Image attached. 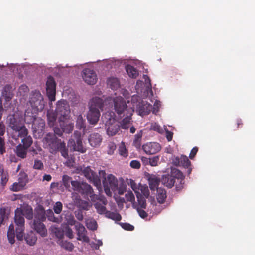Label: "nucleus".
Returning <instances> with one entry per match:
<instances>
[{
	"instance_id": "nucleus-44",
	"label": "nucleus",
	"mask_w": 255,
	"mask_h": 255,
	"mask_svg": "<svg viewBox=\"0 0 255 255\" xmlns=\"http://www.w3.org/2000/svg\"><path fill=\"white\" fill-rule=\"evenodd\" d=\"M125 199L123 198L121 199L122 202L126 203L128 202H131L132 204L135 202V197L132 191H128L125 195Z\"/></svg>"
},
{
	"instance_id": "nucleus-56",
	"label": "nucleus",
	"mask_w": 255,
	"mask_h": 255,
	"mask_svg": "<svg viewBox=\"0 0 255 255\" xmlns=\"http://www.w3.org/2000/svg\"><path fill=\"white\" fill-rule=\"evenodd\" d=\"M116 149V145L114 142H110L108 145L107 153L109 155L113 154Z\"/></svg>"
},
{
	"instance_id": "nucleus-28",
	"label": "nucleus",
	"mask_w": 255,
	"mask_h": 255,
	"mask_svg": "<svg viewBox=\"0 0 255 255\" xmlns=\"http://www.w3.org/2000/svg\"><path fill=\"white\" fill-rule=\"evenodd\" d=\"M136 197L137 199V203H133L132 207L134 209H136V207L139 208H146L147 206L146 201L144 197L139 193L136 194Z\"/></svg>"
},
{
	"instance_id": "nucleus-13",
	"label": "nucleus",
	"mask_w": 255,
	"mask_h": 255,
	"mask_svg": "<svg viewBox=\"0 0 255 255\" xmlns=\"http://www.w3.org/2000/svg\"><path fill=\"white\" fill-rule=\"evenodd\" d=\"M46 93L49 100L51 101L55 100L56 83L52 76L48 77L46 82Z\"/></svg>"
},
{
	"instance_id": "nucleus-49",
	"label": "nucleus",
	"mask_w": 255,
	"mask_h": 255,
	"mask_svg": "<svg viewBox=\"0 0 255 255\" xmlns=\"http://www.w3.org/2000/svg\"><path fill=\"white\" fill-rule=\"evenodd\" d=\"M22 146L29 148L33 143V140L30 136H27L22 139Z\"/></svg>"
},
{
	"instance_id": "nucleus-59",
	"label": "nucleus",
	"mask_w": 255,
	"mask_h": 255,
	"mask_svg": "<svg viewBox=\"0 0 255 255\" xmlns=\"http://www.w3.org/2000/svg\"><path fill=\"white\" fill-rule=\"evenodd\" d=\"M151 128L152 130L158 132V133H162L163 132V129L161 128V127L157 123H154L152 124L151 126Z\"/></svg>"
},
{
	"instance_id": "nucleus-37",
	"label": "nucleus",
	"mask_w": 255,
	"mask_h": 255,
	"mask_svg": "<svg viewBox=\"0 0 255 255\" xmlns=\"http://www.w3.org/2000/svg\"><path fill=\"white\" fill-rule=\"evenodd\" d=\"M143 135L142 130H140L134 136V139L133 142V145L137 149H139L141 147V138Z\"/></svg>"
},
{
	"instance_id": "nucleus-30",
	"label": "nucleus",
	"mask_w": 255,
	"mask_h": 255,
	"mask_svg": "<svg viewBox=\"0 0 255 255\" xmlns=\"http://www.w3.org/2000/svg\"><path fill=\"white\" fill-rule=\"evenodd\" d=\"M46 217L50 221L59 223L61 222L62 218L60 216L56 217L54 216L53 212L51 209H48L45 212Z\"/></svg>"
},
{
	"instance_id": "nucleus-60",
	"label": "nucleus",
	"mask_w": 255,
	"mask_h": 255,
	"mask_svg": "<svg viewBox=\"0 0 255 255\" xmlns=\"http://www.w3.org/2000/svg\"><path fill=\"white\" fill-rule=\"evenodd\" d=\"M130 166L134 169H139L140 168L141 164L139 161L134 160L130 162Z\"/></svg>"
},
{
	"instance_id": "nucleus-53",
	"label": "nucleus",
	"mask_w": 255,
	"mask_h": 255,
	"mask_svg": "<svg viewBox=\"0 0 255 255\" xmlns=\"http://www.w3.org/2000/svg\"><path fill=\"white\" fill-rule=\"evenodd\" d=\"M1 176V178L0 184L3 187H4L6 185L9 179L8 173L7 172H4L3 174H2Z\"/></svg>"
},
{
	"instance_id": "nucleus-58",
	"label": "nucleus",
	"mask_w": 255,
	"mask_h": 255,
	"mask_svg": "<svg viewBox=\"0 0 255 255\" xmlns=\"http://www.w3.org/2000/svg\"><path fill=\"white\" fill-rule=\"evenodd\" d=\"M145 209V208H139L138 207H136L135 209L139 216L143 219H144L148 216V214L144 210Z\"/></svg>"
},
{
	"instance_id": "nucleus-25",
	"label": "nucleus",
	"mask_w": 255,
	"mask_h": 255,
	"mask_svg": "<svg viewBox=\"0 0 255 255\" xmlns=\"http://www.w3.org/2000/svg\"><path fill=\"white\" fill-rule=\"evenodd\" d=\"M148 182L149 186L150 189L152 191H155L158 188V186L160 182V179L159 177L155 175L151 174L148 176Z\"/></svg>"
},
{
	"instance_id": "nucleus-15",
	"label": "nucleus",
	"mask_w": 255,
	"mask_h": 255,
	"mask_svg": "<svg viewBox=\"0 0 255 255\" xmlns=\"http://www.w3.org/2000/svg\"><path fill=\"white\" fill-rule=\"evenodd\" d=\"M142 149L147 154H154L160 151L161 146L157 142H149L143 145Z\"/></svg>"
},
{
	"instance_id": "nucleus-32",
	"label": "nucleus",
	"mask_w": 255,
	"mask_h": 255,
	"mask_svg": "<svg viewBox=\"0 0 255 255\" xmlns=\"http://www.w3.org/2000/svg\"><path fill=\"white\" fill-rule=\"evenodd\" d=\"M59 123L60 127L64 132L69 133L73 131L74 128L73 123H68L67 120L59 122Z\"/></svg>"
},
{
	"instance_id": "nucleus-6",
	"label": "nucleus",
	"mask_w": 255,
	"mask_h": 255,
	"mask_svg": "<svg viewBox=\"0 0 255 255\" xmlns=\"http://www.w3.org/2000/svg\"><path fill=\"white\" fill-rule=\"evenodd\" d=\"M56 113L59 122L68 120L70 118V109L66 101H59L56 104Z\"/></svg>"
},
{
	"instance_id": "nucleus-63",
	"label": "nucleus",
	"mask_w": 255,
	"mask_h": 255,
	"mask_svg": "<svg viewBox=\"0 0 255 255\" xmlns=\"http://www.w3.org/2000/svg\"><path fill=\"white\" fill-rule=\"evenodd\" d=\"M65 235L70 239H72L74 237L72 230L68 227L65 229Z\"/></svg>"
},
{
	"instance_id": "nucleus-2",
	"label": "nucleus",
	"mask_w": 255,
	"mask_h": 255,
	"mask_svg": "<svg viewBox=\"0 0 255 255\" xmlns=\"http://www.w3.org/2000/svg\"><path fill=\"white\" fill-rule=\"evenodd\" d=\"M45 141L51 154H55L59 151L64 158H68V150L64 142L50 133L47 134Z\"/></svg>"
},
{
	"instance_id": "nucleus-36",
	"label": "nucleus",
	"mask_w": 255,
	"mask_h": 255,
	"mask_svg": "<svg viewBox=\"0 0 255 255\" xmlns=\"http://www.w3.org/2000/svg\"><path fill=\"white\" fill-rule=\"evenodd\" d=\"M18 128H18L17 129L14 130L15 131V133L17 134V136L21 138L27 136L28 134V130L25 126L23 125H22L19 126Z\"/></svg>"
},
{
	"instance_id": "nucleus-23",
	"label": "nucleus",
	"mask_w": 255,
	"mask_h": 255,
	"mask_svg": "<svg viewBox=\"0 0 255 255\" xmlns=\"http://www.w3.org/2000/svg\"><path fill=\"white\" fill-rule=\"evenodd\" d=\"M9 122V125L11 128L14 130L19 128V126L22 124L20 123V120L17 117L15 114L10 115L7 117Z\"/></svg>"
},
{
	"instance_id": "nucleus-40",
	"label": "nucleus",
	"mask_w": 255,
	"mask_h": 255,
	"mask_svg": "<svg viewBox=\"0 0 255 255\" xmlns=\"http://www.w3.org/2000/svg\"><path fill=\"white\" fill-rule=\"evenodd\" d=\"M108 84L113 90L117 89L120 86V82L118 78L111 77L108 80Z\"/></svg>"
},
{
	"instance_id": "nucleus-34",
	"label": "nucleus",
	"mask_w": 255,
	"mask_h": 255,
	"mask_svg": "<svg viewBox=\"0 0 255 255\" xmlns=\"http://www.w3.org/2000/svg\"><path fill=\"white\" fill-rule=\"evenodd\" d=\"M57 115L53 111H48L47 113L48 124L50 127H53L56 122Z\"/></svg>"
},
{
	"instance_id": "nucleus-4",
	"label": "nucleus",
	"mask_w": 255,
	"mask_h": 255,
	"mask_svg": "<svg viewBox=\"0 0 255 255\" xmlns=\"http://www.w3.org/2000/svg\"><path fill=\"white\" fill-rule=\"evenodd\" d=\"M103 108L104 101L102 98L95 97L90 100L87 114V119L89 124L95 125L98 123L100 116L99 110H103Z\"/></svg>"
},
{
	"instance_id": "nucleus-17",
	"label": "nucleus",
	"mask_w": 255,
	"mask_h": 255,
	"mask_svg": "<svg viewBox=\"0 0 255 255\" xmlns=\"http://www.w3.org/2000/svg\"><path fill=\"white\" fill-rule=\"evenodd\" d=\"M32 128L34 132L42 134L44 129L45 121L41 118H36L34 122H32Z\"/></svg>"
},
{
	"instance_id": "nucleus-9",
	"label": "nucleus",
	"mask_w": 255,
	"mask_h": 255,
	"mask_svg": "<svg viewBox=\"0 0 255 255\" xmlns=\"http://www.w3.org/2000/svg\"><path fill=\"white\" fill-rule=\"evenodd\" d=\"M104 191L107 195L111 196V190L115 191L118 189V181L117 179L112 174H109L103 180Z\"/></svg>"
},
{
	"instance_id": "nucleus-62",
	"label": "nucleus",
	"mask_w": 255,
	"mask_h": 255,
	"mask_svg": "<svg viewBox=\"0 0 255 255\" xmlns=\"http://www.w3.org/2000/svg\"><path fill=\"white\" fill-rule=\"evenodd\" d=\"M141 192L144 198H147L149 196V191L147 187H142Z\"/></svg>"
},
{
	"instance_id": "nucleus-42",
	"label": "nucleus",
	"mask_w": 255,
	"mask_h": 255,
	"mask_svg": "<svg viewBox=\"0 0 255 255\" xmlns=\"http://www.w3.org/2000/svg\"><path fill=\"white\" fill-rule=\"evenodd\" d=\"M76 126L79 129H84L86 128L85 120L81 114L77 117Z\"/></svg>"
},
{
	"instance_id": "nucleus-26",
	"label": "nucleus",
	"mask_w": 255,
	"mask_h": 255,
	"mask_svg": "<svg viewBox=\"0 0 255 255\" xmlns=\"http://www.w3.org/2000/svg\"><path fill=\"white\" fill-rule=\"evenodd\" d=\"M12 87L9 84L5 85L2 91V97L6 102L9 101L13 97Z\"/></svg>"
},
{
	"instance_id": "nucleus-20",
	"label": "nucleus",
	"mask_w": 255,
	"mask_h": 255,
	"mask_svg": "<svg viewBox=\"0 0 255 255\" xmlns=\"http://www.w3.org/2000/svg\"><path fill=\"white\" fill-rule=\"evenodd\" d=\"M38 111H35L30 108L25 110L24 114V121L27 124H31L36 119V114Z\"/></svg>"
},
{
	"instance_id": "nucleus-3",
	"label": "nucleus",
	"mask_w": 255,
	"mask_h": 255,
	"mask_svg": "<svg viewBox=\"0 0 255 255\" xmlns=\"http://www.w3.org/2000/svg\"><path fill=\"white\" fill-rule=\"evenodd\" d=\"M171 173L162 176V183L168 188H171L176 183V190H181L184 184V176L182 172L178 169H173L171 171Z\"/></svg>"
},
{
	"instance_id": "nucleus-27",
	"label": "nucleus",
	"mask_w": 255,
	"mask_h": 255,
	"mask_svg": "<svg viewBox=\"0 0 255 255\" xmlns=\"http://www.w3.org/2000/svg\"><path fill=\"white\" fill-rule=\"evenodd\" d=\"M28 148L23 146L21 144H18L14 149V152L18 157L24 159L27 156V150Z\"/></svg>"
},
{
	"instance_id": "nucleus-14",
	"label": "nucleus",
	"mask_w": 255,
	"mask_h": 255,
	"mask_svg": "<svg viewBox=\"0 0 255 255\" xmlns=\"http://www.w3.org/2000/svg\"><path fill=\"white\" fill-rule=\"evenodd\" d=\"M82 77L85 82L89 85L95 84L97 80V76L95 72L89 68L83 70Z\"/></svg>"
},
{
	"instance_id": "nucleus-57",
	"label": "nucleus",
	"mask_w": 255,
	"mask_h": 255,
	"mask_svg": "<svg viewBox=\"0 0 255 255\" xmlns=\"http://www.w3.org/2000/svg\"><path fill=\"white\" fill-rule=\"evenodd\" d=\"M33 168L35 169L42 170L44 168L42 162L38 159H36L34 161Z\"/></svg>"
},
{
	"instance_id": "nucleus-24",
	"label": "nucleus",
	"mask_w": 255,
	"mask_h": 255,
	"mask_svg": "<svg viewBox=\"0 0 255 255\" xmlns=\"http://www.w3.org/2000/svg\"><path fill=\"white\" fill-rule=\"evenodd\" d=\"M16 210H18L23 217L24 216L28 219H31L33 217L32 208L28 205L24 206L21 208H17Z\"/></svg>"
},
{
	"instance_id": "nucleus-54",
	"label": "nucleus",
	"mask_w": 255,
	"mask_h": 255,
	"mask_svg": "<svg viewBox=\"0 0 255 255\" xmlns=\"http://www.w3.org/2000/svg\"><path fill=\"white\" fill-rule=\"evenodd\" d=\"M119 224L121 227L125 230L131 231H133L134 229V227L129 223L121 222L119 223Z\"/></svg>"
},
{
	"instance_id": "nucleus-21",
	"label": "nucleus",
	"mask_w": 255,
	"mask_h": 255,
	"mask_svg": "<svg viewBox=\"0 0 255 255\" xmlns=\"http://www.w3.org/2000/svg\"><path fill=\"white\" fill-rule=\"evenodd\" d=\"M33 226L34 229L41 236H46L47 234V229L43 222L33 220Z\"/></svg>"
},
{
	"instance_id": "nucleus-7",
	"label": "nucleus",
	"mask_w": 255,
	"mask_h": 255,
	"mask_svg": "<svg viewBox=\"0 0 255 255\" xmlns=\"http://www.w3.org/2000/svg\"><path fill=\"white\" fill-rule=\"evenodd\" d=\"M29 103L32 110L35 111H41L44 107L43 97L41 93L37 90L32 92Z\"/></svg>"
},
{
	"instance_id": "nucleus-16",
	"label": "nucleus",
	"mask_w": 255,
	"mask_h": 255,
	"mask_svg": "<svg viewBox=\"0 0 255 255\" xmlns=\"http://www.w3.org/2000/svg\"><path fill=\"white\" fill-rule=\"evenodd\" d=\"M75 227L78 235L77 240L88 243L89 238L86 235V230L84 226L81 223H77Z\"/></svg>"
},
{
	"instance_id": "nucleus-61",
	"label": "nucleus",
	"mask_w": 255,
	"mask_h": 255,
	"mask_svg": "<svg viewBox=\"0 0 255 255\" xmlns=\"http://www.w3.org/2000/svg\"><path fill=\"white\" fill-rule=\"evenodd\" d=\"M29 91L28 87L25 84L21 85L18 89L19 93H20V94H24L25 93L28 92Z\"/></svg>"
},
{
	"instance_id": "nucleus-52",
	"label": "nucleus",
	"mask_w": 255,
	"mask_h": 255,
	"mask_svg": "<svg viewBox=\"0 0 255 255\" xmlns=\"http://www.w3.org/2000/svg\"><path fill=\"white\" fill-rule=\"evenodd\" d=\"M62 209L63 205L62 203L59 201L56 202L53 207L54 212L57 214H59L61 212Z\"/></svg>"
},
{
	"instance_id": "nucleus-18",
	"label": "nucleus",
	"mask_w": 255,
	"mask_h": 255,
	"mask_svg": "<svg viewBox=\"0 0 255 255\" xmlns=\"http://www.w3.org/2000/svg\"><path fill=\"white\" fill-rule=\"evenodd\" d=\"M140 115L144 116L149 114L152 109V105L144 102L139 103L137 106Z\"/></svg>"
},
{
	"instance_id": "nucleus-11",
	"label": "nucleus",
	"mask_w": 255,
	"mask_h": 255,
	"mask_svg": "<svg viewBox=\"0 0 255 255\" xmlns=\"http://www.w3.org/2000/svg\"><path fill=\"white\" fill-rule=\"evenodd\" d=\"M14 221L16 225V236L19 241L23 239L24 231V219L23 217L18 212V210L15 211Z\"/></svg>"
},
{
	"instance_id": "nucleus-5",
	"label": "nucleus",
	"mask_w": 255,
	"mask_h": 255,
	"mask_svg": "<svg viewBox=\"0 0 255 255\" xmlns=\"http://www.w3.org/2000/svg\"><path fill=\"white\" fill-rule=\"evenodd\" d=\"M115 114L113 112H107L102 117L103 122L107 126V133L109 136L116 135L120 129V124L115 120Z\"/></svg>"
},
{
	"instance_id": "nucleus-38",
	"label": "nucleus",
	"mask_w": 255,
	"mask_h": 255,
	"mask_svg": "<svg viewBox=\"0 0 255 255\" xmlns=\"http://www.w3.org/2000/svg\"><path fill=\"white\" fill-rule=\"evenodd\" d=\"M24 239L26 243L30 246L34 245L37 241V237L32 232L28 233Z\"/></svg>"
},
{
	"instance_id": "nucleus-48",
	"label": "nucleus",
	"mask_w": 255,
	"mask_h": 255,
	"mask_svg": "<svg viewBox=\"0 0 255 255\" xmlns=\"http://www.w3.org/2000/svg\"><path fill=\"white\" fill-rule=\"evenodd\" d=\"M25 184L19 181V182L14 183L10 188V189L14 192H18L23 189Z\"/></svg>"
},
{
	"instance_id": "nucleus-31",
	"label": "nucleus",
	"mask_w": 255,
	"mask_h": 255,
	"mask_svg": "<svg viewBox=\"0 0 255 255\" xmlns=\"http://www.w3.org/2000/svg\"><path fill=\"white\" fill-rule=\"evenodd\" d=\"M156 199L158 203L163 204L167 198L166 191L164 189L159 188L156 189Z\"/></svg>"
},
{
	"instance_id": "nucleus-8",
	"label": "nucleus",
	"mask_w": 255,
	"mask_h": 255,
	"mask_svg": "<svg viewBox=\"0 0 255 255\" xmlns=\"http://www.w3.org/2000/svg\"><path fill=\"white\" fill-rule=\"evenodd\" d=\"M69 147H72V150L81 153H85L86 148L84 147L81 138V133L78 131H75L73 134V138L70 139L68 143Z\"/></svg>"
},
{
	"instance_id": "nucleus-35",
	"label": "nucleus",
	"mask_w": 255,
	"mask_h": 255,
	"mask_svg": "<svg viewBox=\"0 0 255 255\" xmlns=\"http://www.w3.org/2000/svg\"><path fill=\"white\" fill-rule=\"evenodd\" d=\"M7 238L10 244H13L15 243L14 226L13 224H11L9 226L7 231Z\"/></svg>"
},
{
	"instance_id": "nucleus-10",
	"label": "nucleus",
	"mask_w": 255,
	"mask_h": 255,
	"mask_svg": "<svg viewBox=\"0 0 255 255\" xmlns=\"http://www.w3.org/2000/svg\"><path fill=\"white\" fill-rule=\"evenodd\" d=\"M114 109L119 116L128 113L130 110H134L132 108L128 107L125 99L121 96L116 97L114 98Z\"/></svg>"
},
{
	"instance_id": "nucleus-64",
	"label": "nucleus",
	"mask_w": 255,
	"mask_h": 255,
	"mask_svg": "<svg viewBox=\"0 0 255 255\" xmlns=\"http://www.w3.org/2000/svg\"><path fill=\"white\" fill-rule=\"evenodd\" d=\"M53 130L55 134L59 136H62L63 133L64 132L63 129H62L61 128H59L57 127H54Z\"/></svg>"
},
{
	"instance_id": "nucleus-12",
	"label": "nucleus",
	"mask_w": 255,
	"mask_h": 255,
	"mask_svg": "<svg viewBox=\"0 0 255 255\" xmlns=\"http://www.w3.org/2000/svg\"><path fill=\"white\" fill-rule=\"evenodd\" d=\"M78 170H80L83 175L90 182L94 184V185L98 187L101 185V180L96 174L90 168V166H87L82 168L81 167L77 168Z\"/></svg>"
},
{
	"instance_id": "nucleus-55",
	"label": "nucleus",
	"mask_w": 255,
	"mask_h": 255,
	"mask_svg": "<svg viewBox=\"0 0 255 255\" xmlns=\"http://www.w3.org/2000/svg\"><path fill=\"white\" fill-rule=\"evenodd\" d=\"M6 209L5 208H0V227L3 224L4 219L6 217Z\"/></svg>"
},
{
	"instance_id": "nucleus-41",
	"label": "nucleus",
	"mask_w": 255,
	"mask_h": 255,
	"mask_svg": "<svg viewBox=\"0 0 255 255\" xmlns=\"http://www.w3.org/2000/svg\"><path fill=\"white\" fill-rule=\"evenodd\" d=\"M46 217L45 212L43 209L37 212L34 216V221L43 222L46 220Z\"/></svg>"
},
{
	"instance_id": "nucleus-19",
	"label": "nucleus",
	"mask_w": 255,
	"mask_h": 255,
	"mask_svg": "<svg viewBox=\"0 0 255 255\" xmlns=\"http://www.w3.org/2000/svg\"><path fill=\"white\" fill-rule=\"evenodd\" d=\"M102 140V136L97 133L91 134L88 138V141L90 145L94 147L99 146L100 145Z\"/></svg>"
},
{
	"instance_id": "nucleus-33",
	"label": "nucleus",
	"mask_w": 255,
	"mask_h": 255,
	"mask_svg": "<svg viewBox=\"0 0 255 255\" xmlns=\"http://www.w3.org/2000/svg\"><path fill=\"white\" fill-rule=\"evenodd\" d=\"M181 166L185 168L188 169V173L190 174L191 173L192 169L190 167L191 165V162L188 159L186 156L182 155L180 157Z\"/></svg>"
},
{
	"instance_id": "nucleus-45",
	"label": "nucleus",
	"mask_w": 255,
	"mask_h": 255,
	"mask_svg": "<svg viewBox=\"0 0 255 255\" xmlns=\"http://www.w3.org/2000/svg\"><path fill=\"white\" fill-rule=\"evenodd\" d=\"M118 151L119 154L124 157H127L128 155V150L127 149L125 144L124 142H122L119 145Z\"/></svg>"
},
{
	"instance_id": "nucleus-50",
	"label": "nucleus",
	"mask_w": 255,
	"mask_h": 255,
	"mask_svg": "<svg viewBox=\"0 0 255 255\" xmlns=\"http://www.w3.org/2000/svg\"><path fill=\"white\" fill-rule=\"evenodd\" d=\"M86 226L89 229L94 231L97 230L98 225L95 220L91 219L86 221Z\"/></svg>"
},
{
	"instance_id": "nucleus-47",
	"label": "nucleus",
	"mask_w": 255,
	"mask_h": 255,
	"mask_svg": "<svg viewBox=\"0 0 255 255\" xmlns=\"http://www.w3.org/2000/svg\"><path fill=\"white\" fill-rule=\"evenodd\" d=\"M51 229L52 232L59 239H62L63 238V232L59 228L53 226L51 227Z\"/></svg>"
},
{
	"instance_id": "nucleus-46",
	"label": "nucleus",
	"mask_w": 255,
	"mask_h": 255,
	"mask_svg": "<svg viewBox=\"0 0 255 255\" xmlns=\"http://www.w3.org/2000/svg\"><path fill=\"white\" fill-rule=\"evenodd\" d=\"M59 244L62 248L69 251H72L74 247L72 243L67 241H61L59 242Z\"/></svg>"
},
{
	"instance_id": "nucleus-1",
	"label": "nucleus",
	"mask_w": 255,
	"mask_h": 255,
	"mask_svg": "<svg viewBox=\"0 0 255 255\" xmlns=\"http://www.w3.org/2000/svg\"><path fill=\"white\" fill-rule=\"evenodd\" d=\"M62 182L64 186L69 191L72 189L80 193L84 197H89L92 201L97 199V196L94 194L92 187L86 182L72 180V178L67 175L63 176Z\"/></svg>"
},
{
	"instance_id": "nucleus-43",
	"label": "nucleus",
	"mask_w": 255,
	"mask_h": 255,
	"mask_svg": "<svg viewBox=\"0 0 255 255\" xmlns=\"http://www.w3.org/2000/svg\"><path fill=\"white\" fill-rule=\"evenodd\" d=\"M106 216L115 221H120L122 219V216L119 213L110 211H107Z\"/></svg>"
},
{
	"instance_id": "nucleus-51",
	"label": "nucleus",
	"mask_w": 255,
	"mask_h": 255,
	"mask_svg": "<svg viewBox=\"0 0 255 255\" xmlns=\"http://www.w3.org/2000/svg\"><path fill=\"white\" fill-rule=\"evenodd\" d=\"M145 160L149 161V164L152 166H156L159 161V156H155L149 159L145 158Z\"/></svg>"
},
{
	"instance_id": "nucleus-22",
	"label": "nucleus",
	"mask_w": 255,
	"mask_h": 255,
	"mask_svg": "<svg viewBox=\"0 0 255 255\" xmlns=\"http://www.w3.org/2000/svg\"><path fill=\"white\" fill-rule=\"evenodd\" d=\"M134 110H130L128 113L122 115L121 117H125L122 121L120 125V127L124 129H128L129 126L130 120L131 119V116L132 115Z\"/></svg>"
},
{
	"instance_id": "nucleus-29",
	"label": "nucleus",
	"mask_w": 255,
	"mask_h": 255,
	"mask_svg": "<svg viewBox=\"0 0 255 255\" xmlns=\"http://www.w3.org/2000/svg\"><path fill=\"white\" fill-rule=\"evenodd\" d=\"M100 200L102 201L103 204L97 202L94 204V207L99 214H106L108 211L106 210V208L105 205L107 204V201L105 198Z\"/></svg>"
},
{
	"instance_id": "nucleus-39",
	"label": "nucleus",
	"mask_w": 255,
	"mask_h": 255,
	"mask_svg": "<svg viewBox=\"0 0 255 255\" xmlns=\"http://www.w3.org/2000/svg\"><path fill=\"white\" fill-rule=\"evenodd\" d=\"M126 71L130 77L136 78L138 75V72L133 66L128 65L126 67Z\"/></svg>"
}]
</instances>
